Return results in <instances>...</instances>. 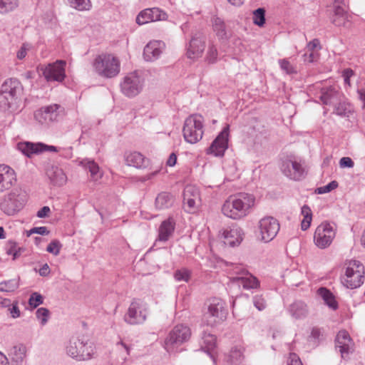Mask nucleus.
<instances>
[{
  "label": "nucleus",
  "mask_w": 365,
  "mask_h": 365,
  "mask_svg": "<svg viewBox=\"0 0 365 365\" xmlns=\"http://www.w3.org/2000/svg\"><path fill=\"white\" fill-rule=\"evenodd\" d=\"M255 204L253 195L242 192L228 197L222 207V212L227 217L240 220L250 213Z\"/></svg>",
  "instance_id": "nucleus-1"
},
{
  "label": "nucleus",
  "mask_w": 365,
  "mask_h": 365,
  "mask_svg": "<svg viewBox=\"0 0 365 365\" xmlns=\"http://www.w3.org/2000/svg\"><path fill=\"white\" fill-rule=\"evenodd\" d=\"M22 92L21 83L16 79H9L1 86L0 108L4 111L16 112L19 108V96Z\"/></svg>",
  "instance_id": "nucleus-2"
},
{
  "label": "nucleus",
  "mask_w": 365,
  "mask_h": 365,
  "mask_svg": "<svg viewBox=\"0 0 365 365\" xmlns=\"http://www.w3.org/2000/svg\"><path fill=\"white\" fill-rule=\"evenodd\" d=\"M65 351L68 356L78 361L90 360L97 352L95 343L84 336L71 339L65 346Z\"/></svg>",
  "instance_id": "nucleus-3"
},
{
  "label": "nucleus",
  "mask_w": 365,
  "mask_h": 365,
  "mask_svg": "<svg viewBox=\"0 0 365 365\" xmlns=\"http://www.w3.org/2000/svg\"><path fill=\"white\" fill-rule=\"evenodd\" d=\"M94 71L100 76L112 78L118 75L120 71V61L110 53L97 56L92 63Z\"/></svg>",
  "instance_id": "nucleus-4"
},
{
  "label": "nucleus",
  "mask_w": 365,
  "mask_h": 365,
  "mask_svg": "<svg viewBox=\"0 0 365 365\" xmlns=\"http://www.w3.org/2000/svg\"><path fill=\"white\" fill-rule=\"evenodd\" d=\"M365 269L358 260H351L346 264L344 274L341 277V282L347 289H354L361 287L365 279Z\"/></svg>",
  "instance_id": "nucleus-5"
},
{
  "label": "nucleus",
  "mask_w": 365,
  "mask_h": 365,
  "mask_svg": "<svg viewBox=\"0 0 365 365\" xmlns=\"http://www.w3.org/2000/svg\"><path fill=\"white\" fill-rule=\"evenodd\" d=\"M184 139L186 142L195 144L200 141L203 135V118L194 114L188 116L184 122L182 128Z\"/></svg>",
  "instance_id": "nucleus-6"
},
{
  "label": "nucleus",
  "mask_w": 365,
  "mask_h": 365,
  "mask_svg": "<svg viewBox=\"0 0 365 365\" xmlns=\"http://www.w3.org/2000/svg\"><path fill=\"white\" fill-rule=\"evenodd\" d=\"M227 315L225 302L220 298L214 297L209 302L207 311L204 315L207 325L213 327L224 322Z\"/></svg>",
  "instance_id": "nucleus-7"
},
{
  "label": "nucleus",
  "mask_w": 365,
  "mask_h": 365,
  "mask_svg": "<svg viewBox=\"0 0 365 365\" xmlns=\"http://www.w3.org/2000/svg\"><path fill=\"white\" fill-rule=\"evenodd\" d=\"M336 234V227L334 223L324 221L316 228L314 233V243L321 250L329 247Z\"/></svg>",
  "instance_id": "nucleus-8"
},
{
  "label": "nucleus",
  "mask_w": 365,
  "mask_h": 365,
  "mask_svg": "<svg viewBox=\"0 0 365 365\" xmlns=\"http://www.w3.org/2000/svg\"><path fill=\"white\" fill-rule=\"evenodd\" d=\"M191 336V331L188 327L176 325L168 334L165 339L164 348L169 353L177 351L178 348L187 341Z\"/></svg>",
  "instance_id": "nucleus-9"
},
{
  "label": "nucleus",
  "mask_w": 365,
  "mask_h": 365,
  "mask_svg": "<svg viewBox=\"0 0 365 365\" xmlns=\"http://www.w3.org/2000/svg\"><path fill=\"white\" fill-rule=\"evenodd\" d=\"M148 314V304L139 299H134L124 315V321L130 325L143 324Z\"/></svg>",
  "instance_id": "nucleus-10"
},
{
  "label": "nucleus",
  "mask_w": 365,
  "mask_h": 365,
  "mask_svg": "<svg viewBox=\"0 0 365 365\" xmlns=\"http://www.w3.org/2000/svg\"><path fill=\"white\" fill-rule=\"evenodd\" d=\"M258 238L263 242L267 243L273 240L278 234L280 225L279 221L271 216L262 218L258 222Z\"/></svg>",
  "instance_id": "nucleus-11"
},
{
  "label": "nucleus",
  "mask_w": 365,
  "mask_h": 365,
  "mask_svg": "<svg viewBox=\"0 0 365 365\" xmlns=\"http://www.w3.org/2000/svg\"><path fill=\"white\" fill-rule=\"evenodd\" d=\"M62 108L59 104L53 103L43 106L34 113V120L43 125H48L59 120Z\"/></svg>",
  "instance_id": "nucleus-12"
},
{
  "label": "nucleus",
  "mask_w": 365,
  "mask_h": 365,
  "mask_svg": "<svg viewBox=\"0 0 365 365\" xmlns=\"http://www.w3.org/2000/svg\"><path fill=\"white\" fill-rule=\"evenodd\" d=\"M143 84V78L139 72H130L123 78L120 83L121 91L128 97H134L141 92Z\"/></svg>",
  "instance_id": "nucleus-13"
},
{
  "label": "nucleus",
  "mask_w": 365,
  "mask_h": 365,
  "mask_svg": "<svg viewBox=\"0 0 365 365\" xmlns=\"http://www.w3.org/2000/svg\"><path fill=\"white\" fill-rule=\"evenodd\" d=\"M280 168L282 173L290 180L297 181L305 177V170L301 160L287 158L282 161Z\"/></svg>",
  "instance_id": "nucleus-14"
},
{
  "label": "nucleus",
  "mask_w": 365,
  "mask_h": 365,
  "mask_svg": "<svg viewBox=\"0 0 365 365\" xmlns=\"http://www.w3.org/2000/svg\"><path fill=\"white\" fill-rule=\"evenodd\" d=\"M65 66L66 61L58 60L46 66L43 69V75L47 81L61 82L66 77Z\"/></svg>",
  "instance_id": "nucleus-15"
},
{
  "label": "nucleus",
  "mask_w": 365,
  "mask_h": 365,
  "mask_svg": "<svg viewBox=\"0 0 365 365\" xmlns=\"http://www.w3.org/2000/svg\"><path fill=\"white\" fill-rule=\"evenodd\" d=\"M230 125H227L210 145L207 153L222 156L228 148Z\"/></svg>",
  "instance_id": "nucleus-16"
},
{
  "label": "nucleus",
  "mask_w": 365,
  "mask_h": 365,
  "mask_svg": "<svg viewBox=\"0 0 365 365\" xmlns=\"http://www.w3.org/2000/svg\"><path fill=\"white\" fill-rule=\"evenodd\" d=\"M167 19L166 12L158 7H153L140 11L136 17V23L143 25L153 21H165Z\"/></svg>",
  "instance_id": "nucleus-17"
},
{
  "label": "nucleus",
  "mask_w": 365,
  "mask_h": 365,
  "mask_svg": "<svg viewBox=\"0 0 365 365\" xmlns=\"http://www.w3.org/2000/svg\"><path fill=\"white\" fill-rule=\"evenodd\" d=\"M17 149L24 155L30 158L34 154H38L43 151H56V148L53 145H46L41 143L20 142L17 144Z\"/></svg>",
  "instance_id": "nucleus-18"
},
{
  "label": "nucleus",
  "mask_w": 365,
  "mask_h": 365,
  "mask_svg": "<svg viewBox=\"0 0 365 365\" xmlns=\"http://www.w3.org/2000/svg\"><path fill=\"white\" fill-rule=\"evenodd\" d=\"M336 349L339 350L341 357L344 359L354 351V342L346 331L341 330L337 334Z\"/></svg>",
  "instance_id": "nucleus-19"
},
{
  "label": "nucleus",
  "mask_w": 365,
  "mask_h": 365,
  "mask_svg": "<svg viewBox=\"0 0 365 365\" xmlns=\"http://www.w3.org/2000/svg\"><path fill=\"white\" fill-rule=\"evenodd\" d=\"M16 182L14 170L9 165H0V192L9 190Z\"/></svg>",
  "instance_id": "nucleus-20"
},
{
  "label": "nucleus",
  "mask_w": 365,
  "mask_h": 365,
  "mask_svg": "<svg viewBox=\"0 0 365 365\" xmlns=\"http://www.w3.org/2000/svg\"><path fill=\"white\" fill-rule=\"evenodd\" d=\"M224 242L231 247L239 245L243 240V230L237 226L233 225L225 229L222 232Z\"/></svg>",
  "instance_id": "nucleus-21"
},
{
  "label": "nucleus",
  "mask_w": 365,
  "mask_h": 365,
  "mask_svg": "<svg viewBox=\"0 0 365 365\" xmlns=\"http://www.w3.org/2000/svg\"><path fill=\"white\" fill-rule=\"evenodd\" d=\"M337 4V0H335L334 14L331 18V22L336 26L349 27L352 16L346 11L343 6Z\"/></svg>",
  "instance_id": "nucleus-22"
},
{
  "label": "nucleus",
  "mask_w": 365,
  "mask_h": 365,
  "mask_svg": "<svg viewBox=\"0 0 365 365\" xmlns=\"http://www.w3.org/2000/svg\"><path fill=\"white\" fill-rule=\"evenodd\" d=\"M165 48V43L161 41H150L144 48L143 56L147 61L158 59Z\"/></svg>",
  "instance_id": "nucleus-23"
},
{
  "label": "nucleus",
  "mask_w": 365,
  "mask_h": 365,
  "mask_svg": "<svg viewBox=\"0 0 365 365\" xmlns=\"http://www.w3.org/2000/svg\"><path fill=\"white\" fill-rule=\"evenodd\" d=\"M23 207V201L19 197L15 192L9 193L4 202L1 204V209L4 212L9 215H13L20 210Z\"/></svg>",
  "instance_id": "nucleus-24"
},
{
  "label": "nucleus",
  "mask_w": 365,
  "mask_h": 365,
  "mask_svg": "<svg viewBox=\"0 0 365 365\" xmlns=\"http://www.w3.org/2000/svg\"><path fill=\"white\" fill-rule=\"evenodd\" d=\"M50 183L54 186H62L67 182V176L64 171L56 165L48 166L46 171Z\"/></svg>",
  "instance_id": "nucleus-25"
},
{
  "label": "nucleus",
  "mask_w": 365,
  "mask_h": 365,
  "mask_svg": "<svg viewBox=\"0 0 365 365\" xmlns=\"http://www.w3.org/2000/svg\"><path fill=\"white\" fill-rule=\"evenodd\" d=\"M205 41L202 36L196 34L192 37L187 51V56L190 59L201 56L205 50Z\"/></svg>",
  "instance_id": "nucleus-26"
},
{
  "label": "nucleus",
  "mask_w": 365,
  "mask_h": 365,
  "mask_svg": "<svg viewBox=\"0 0 365 365\" xmlns=\"http://www.w3.org/2000/svg\"><path fill=\"white\" fill-rule=\"evenodd\" d=\"M341 98V93L334 87L324 88L321 90L319 98L324 105L336 106Z\"/></svg>",
  "instance_id": "nucleus-27"
},
{
  "label": "nucleus",
  "mask_w": 365,
  "mask_h": 365,
  "mask_svg": "<svg viewBox=\"0 0 365 365\" xmlns=\"http://www.w3.org/2000/svg\"><path fill=\"white\" fill-rule=\"evenodd\" d=\"M200 344L202 350L210 356L215 364V349L216 347V336L212 334L204 332Z\"/></svg>",
  "instance_id": "nucleus-28"
},
{
  "label": "nucleus",
  "mask_w": 365,
  "mask_h": 365,
  "mask_svg": "<svg viewBox=\"0 0 365 365\" xmlns=\"http://www.w3.org/2000/svg\"><path fill=\"white\" fill-rule=\"evenodd\" d=\"M233 280L245 289H257L259 287V281L257 278L248 272L242 276L234 277Z\"/></svg>",
  "instance_id": "nucleus-29"
},
{
  "label": "nucleus",
  "mask_w": 365,
  "mask_h": 365,
  "mask_svg": "<svg viewBox=\"0 0 365 365\" xmlns=\"http://www.w3.org/2000/svg\"><path fill=\"white\" fill-rule=\"evenodd\" d=\"M175 222L173 218L162 222L158 229V240L161 242L168 241L175 230Z\"/></svg>",
  "instance_id": "nucleus-30"
},
{
  "label": "nucleus",
  "mask_w": 365,
  "mask_h": 365,
  "mask_svg": "<svg viewBox=\"0 0 365 365\" xmlns=\"http://www.w3.org/2000/svg\"><path fill=\"white\" fill-rule=\"evenodd\" d=\"M125 160L128 166H133L136 168H143L146 166L148 160L138 152H130L125 155Z\"/></svg>",
  "instance_id": "nucleus-31"
},
{
  "label": "nucleus",
  "mask_w": 365,
  "mask_h": 365,
  "mask_svg": "<svg viewBox=\"0 0 365 365\" xmlns=\"http://www.w3.org/2000/svg\"><path fill=\"white\" fill-rule=\"evenodd\" d=\"M26 346L22 344L14 346L9 352L11 361L16 365H21L26 356Z\"/></svg>",
  "instance_id": "nucleus-32"
},
{
  "label": "nucleus",
  "mask_w": 365,
  "mask_h": 365,
  "mask_svg": "<svg viewBox=\"0 0 365 365\" xmlns=\"http://www.w3.org/2000/svg\"><path fill=\"white\" fill-rule=\"evenodd\" d=\"M289 312L295 319H302L308 314V307L304 302L297 301L289 306Z\"/></svg>",
  "instance_id": "nucleus-33"
},
{
  "label": "nucleus",
  "mask_w": 365,
  "mask_h": 365,
  "mask_svg": "<svg viewBox=\"0 0 365 365\" xmlns=\"http://www.w3.org/2000/svg\"><path fill=\"white\" fill-rule=\"evenodd\" d=\"M26 251L24 247H20L14 240H9L6 244V254L12 256L13 260H16Z\"/></svg>",
  "instance_id": "nucleus-34"
},
{
  "label": "nucleus",
  "mask_w": 365,
  "mask_h": 365,
  "mask_svg": "<svg viewBox=\"0 0 365 365\" xmlns=\"http://www.w3.org/2000/svg\"><path fill=\"white\" fill-rule=\"evenodd\" d=\"M317 294L324 300V303L332 309H336L338 307L336 301L335 300L333 294L327 288L321 287L317 290Z\"/></svg>",
  "instance_id": "nucleus-35"
},
{
  "label": "nucleus",
  "mask_w": 365,
  "mask_h": 365,
  "mask_svg": "<svg viewBox=\"0 0 365 365\" xmlns=\"http://www.w3.org/2000/svg\"><path fill=\"white\" fill-rule=\"evenodd\" d=\"M173 195L168 192L160 193L155 199V206L158 209H165L173 203Z\"/></svg>",
  "instance_id": "nucleus-36"
},
{
  "label": "nucleus",
  "mask_w": 365,
  "mask_h": 365,
  "mask_svg": "<svg viewBox=\"0 0 365 365\" xmlns=\"http://www.w3.org/2000/svg\"><path fill=\"white\" fill-rule=\"evenodd\" d=\"M19 0H0V15H6L16 10Z\"/></svg>",
  "instance_id": "nucleus-37"
},
{
  "label": "nucleus",
  "mask_w": 365,
  "mask_h": 365,
  "mask_svg": "<svg viewBox=\"0 0 365 365\" xmlns=\"http://www.w3.org/2000/svg\"><path fill=\"white\" fill-rule=\"evenodd\" d=\"M301 215L303 217L301 222V229L305 231L309 228L312 221V212L311 208L307 205H303L301 208Z\"/></svg>",
  "instance_id": "nucleus-38"
},
{
  "label": "nucleus",
  "mask_w": 365,
  "mask_h": 365,
  "mask_svg": "<svg viewBox=\"0 0 365 365\" xmlns=\"http://www.w3.org/2000/svg\"><path fill=\"white\" fill-rule=\"evenodd\" d=\"M212 24L213 30L215 32L216 35L220 38H225L227 33L224 21L217 16H214L212 19Z\"/></svg>",
  "instance_id": "nucleus-39"
},
{
  "label": "nucleus",
  "mask_w": 365,
  "mask_h": 365,
  "mask_svg": "<svg viewBox=\"0 0 365 365\" xmlns=\"http://www.w3.org/2000/svg\"><path fill=\"white\" fill-rule=\"evenodd\" d=\"M243 353L240 348H232L227 356V361L232 365H239L243 360Z\"/></svg>",
  "instance_id": "nucleus-40"
},
{
  "label": "nucleus",
  "mask_w": 365,
  "mask_h": 365,
  "mask_svg": "<svg viewBox=\"0 0 365 365\" xmlns=\"http://www.w3.org/2000/svg\"><path fill=\"white\" fill-rule=\"evenodd\" d=\"M19 287V279H11L0 282V292H13Z\"/></svg>",
  "instance_id": "nucleus-41"
},
{
  "label": "nucleus",
  "mask_w": 365,
  "mask_h": 365,
  "mask_svg": "<svg viewBox=\"0 0 365 365\" xmlns=\"http://www.w3.org/2000/svg\"><path fill=\"white\" fill-rule=\"evenodd\" d=\"M68 2L71 7L80 11H89L92 4L90 0H68Z\"/></svg>",
  "instance_id": "nucleus-42"
},
{
  "label": "nucleus",
  "mask_w": 365,
  "mask_h": 365,
  "mask_svg": "<svg viewBox=\"0 0 365 365\" xmlns=\"http://www.w3.org/2000/svg\"><path fill=\"white\" fill-rule=\"evenodd\" d=\"M183 197L195 199L196 202H201L199 189L194 185H187L183 192Z\"/></svg>",
  "instance_id": "nucleus-43"
},
{
  "label": "nucleus",
  "mask_w": 365,
  "mask_h": 365,
  "mask_svg": "<svg viewBox=\"0 0 365 365\" xmlns=\"http://www.w3.org/2000/svg\"><path fill=\"white\" fill-rule=\"evenodd\" d=\"M91 173V177L93 180H98L102 177L98 165L94 161H88L85 165Z\"/></svg>",
  "instance_id": "nucleus-44"
},
{
  "label": "nucleus",
  "mask_w": 365,
  "mask_h": 365,
  "mask_svg": "<svg viewBox=\"0 0 365 365\" xmlns=\"http://www.w3.org/2000/svg\"><path fill=\"white\" fill-rule=\"evenodd\" d=\"M253 23L259 26H262L265 23V10L259 8L253 11Z\"/></svg>",
  "instance_id": "nucleus-45"
},
{
  "label": "nucleus",
  "mask_w": 365,
  "mask_h": 365,
  "mask_svg": "<svg viewBox=\"0 0 365 365\" xmlns=\"http://www.w3.org/2000/svg\"><path fill=\"white\" fill-rule=\"evenodd\" d=\"M191 276V272L187 268H181L174 273V278L178 282H188Z\"/></svg>",
  "instance_id": "nucleus-46"
},
{
  "label": "nucleus",
  "mask_w": 365,
  "mask_h": 365,
  "mask_svg": "<svg viewBox=\"0 0 365 365\" xmlns=\"http://www.w3.org/2000/svg\"><path fill=\"white\" fill-rule=\"evenodd\" d=\"M201 202H196L195 199L183 197V207L187 212H193L200 205Z\"/></svg>",
  "instance_id": "nucleus-47"
},
{
  "label": "nucleus",
  "mask_w": 365,
  "mask_h": 365,
  "mask_svg": "<svg viewBox=\"0 0 365 365\" xmlns=\"http://www.w3.org/2000/svg\"><path fill=\"white\" fill-rule=\"evenodd\" d=\"M334 107V113L338 115H346L349 112L348 104L342 101V98Z\"/></svg>",
  "instance_id": "nucleus-48"
},
{
  "label": "nucleus",
  "mask_w": 365,
  "mask_h": 365,
  "mask_svg": "<svg viewBox=\"0 0 365 365\" xmlns=\"http://www.w3.org/2000/svg\"><path fill=\"white\" fill-rule=\"evenodd\" d=\"M62 246L63 245L59 240H53L48 245L46 251L54 256H57L59 255Z\"/></svg>",
  "instance_id": "nucleus-49"
},
{
  "label": "nucleus",
  "mask_w": 365,
  "mask_h": 365,
  "mask_svg": "<svg viewBox=\"0 0 365 365\" xmlns=\"http://www.w3.org/2000/svg\"><path fill=\"white\" fill-rule=\"evenodd\" d=\"M37 319L40 321L42 326H44L49 318V311L48 309L44 307L38 308L36 312Z\"/></svg>",
  "instance_id": "nucleus-50"
},
{
  "label": "nucleus",
  "mask_w": 365,
  "mask_h": 365,
  "mask_svg": "<svg viewBox=\"0 0 365 365\" xmlns=\"http://www.w3.org/2000/svg\"><path fill=\"white\" fill-rule=\"evenodd\" d=\"M33 48V46L30 43H24L18 51L16 52V58L19 60H23L26 56L29 51H30Z\"/></svg>",
  "instance_id": "nucleus-51"
},
{
  "label": "nucleus",
  "mask_w": 365,
  "mask_h": 365,
  "mask_svg": "<svg viewBox=\"0 0 365 365\" xmlns=\"http://www.w3.org/2000/svg\"><path fill=\"white\" fill-rule=\"evenodd\" d=\"M254 306L259 311L264 310L267 307V302L262 294H256L252 298Z\"/></svg>",
  "instance_id": "nucleus-52"
},
{
  "label": "nucleus",
  "mask_w": 365,
  "mask_h": 365,
  "mask_svg": "<svg viewBox=\"0 0 365 365\" xmlns=\"http://www.w3.org/2000/svg\"><path fill=\"white\" fill-rule=\"evenodd\" d=\"M338 187V182L336 180H333L324 186L317 187L315 192L317 194H325L328 193Z\"/></svg>",
  "instance_id": "nucleus-53"
},
{
  "label": "nucleus",
  "mask_w": 365,
  "mask_h": 365,
  "mask_svg": "<svg viewBox=\"0 0 365 365\" xmlns=\"http://www.w3.org/2000/svg\"><path fill=\"white\" fill-rule=\"evenodd\" d=\"M279 64L281 69L283 70L287 74H292L297 73L295 68L287 59L279 60Z\"/></svg>",
  "instance_id": "nucleus-54"
},
{
  "label": "nucleus",
  "mask_w": 365,
  "mask_h": 365,
  "mask_svg": "<svg viewBox=\"0 0 365 365\" xmlns=\"http://www.w3.org/2000/svg\"><path fill=\"white\" fill-rule=\"evenodd\" d=\"M42 303L43 297L40 294L34 292L30 296L29 304L31 307L36 308Z\"/></svg>",
  "instance_id": "nucleus-55"
},
{
  "label": "nucleus",
  "mask_w": 365,
  "mask_h": 365,
  "mask_svg": "<svg viewBox=\"0 0 365 365\" xmlns=\"http://www.w3.org/2000/svg\"><path fill=\"white\" fill-rule=\"evenodd\" d=\"M217 58V50L215 46H210L208 48L206 60L209 63H214Z\"/></svg>",
  "instance_id": "nucleus-56"
},
{
  "label": "nucleus",
  "mask_w": 365,
  "mask_h": 365,
  "mask_svg": "<svg viewBox=\"0 0 365 365\" xmlns=\"http://www.w3.org/2000/svg\"><path fill=\"white\" fill-rule=\"evenodd\" d=\"M32 234H38L41 235H47L49 234L46 227H35L27 231V237L31 236Z\"/></svg>",
  "instance_id": "nucleus-57"
},
{
  "label": "nucleus",
  "mask_w": 365,
  "mask_h": 365,
  "mask_svg": "<svg viewBox=\"0 0 365 365\" xmlns=\"http://www.w3.org/2000/svg\"><path fill=\"white\" fill-rule=\"evenodd\" d=\"M116 345H117L118 351L122 354L123 358L124 359H125L126 356L130 354V346L122 341L117 343Z\"/></svg>",
  "instance_id": "nucleus-58"
},
{
  "label": "nucleus",
  "mask_w": 365,
  "mask_h": 365,
  "mask_svg": "<svg viewBox=\"0 0 365 365\" xmlns=\"http://www.w3.org/2000/svg\"><path fill=\"white\" fill-rule=\"evenodd\" d=\"M307 49L308 51H318L321 49L320 42L315 38L307 43Z\"/></svg>",
  "instance_id": "nucleus-59"
},
{
  "label": "nucleus",
  "mask_w": 365,
  "mask_h": 365,
  "mask_svg": "<svg viewBox=\"0 0 365 365\" xmlns=\"http://www.w3.org/2000/svg\"><path fill=\"white\" fill-rule=\"evenodd\" d=\"M287 365H303L299 357L294 353H291L287 359Z\"/></svg>",
  "instance_id": "nucleus-60"
},
{
  "label": "nucleus",
  "mask_w": 365,
  "mask_h": 365,
  "mask_svg": "<svg viewBox=\"0 0 365 365\" xmlns=\"http://www.w3.org/2000/svg\"><path fill=\"white\" fill-rule=\"evenodd\" d=\"M353 160L349 157H343L339 160V165L341 168H353Z\"/></svg>",
  "instance_id": "nucleus-61"
},
{
  "label": "nucleus",
  "mask_w": 365,
  "mask_h": 365,
  "mask_svg": "<svg viewBox=\"0 0 365 365\" xmlns=\"http://www.w3.org/2000/svg\"><path fill=\"white\" fill-rule=\"evenodd\" d=\"M354 74V71L351 68H346L343 71L342 76L344 80L345 84L350 86V78Z\"/></svg>",
  "instance_id": "nucleus-62"
},
{
  "label": "nucleus",
  "mask_w": 365,
  "mask_h": 365,
  "mask_svg": "<svg viewBox=\"0 0 365 365\" xmlns=\"http://www.w3.org/2000/svg\"><path fill=\"white\" fill-rule=\"evenodd\" d=\"M50 212V207L48 206H44L37 212L36 216L39 218H44L48 216Z\"/></svg>",
  "instance_id": "nucleus-63"
},
{
  "label": "nucleus",
  "mask_w": 365,
  "mask_h": 365,
  "mask_svg": "<svg viewBox=\"0 0 365 365\" xmlns=\"http://www.w3.org/2000/svg\"><path fill=\"white\" fill-rule=\"evenodd\" d=\"M232 271L234 274H236L238 276H242L245 273L247 272L245 268L242 265H235L233 267Z\"/></svg>",
  "instance_id": "nucleus-64"
}]
</instances>
